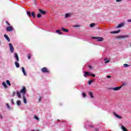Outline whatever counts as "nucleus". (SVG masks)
<instances>
[{"label": "nucleus", "mask_w": 131, "mask_h": 131, "mask_svg": "<svg viewBox=\"0 0 131 131\" xmlns=\"http://www.w3.org/2000/svg\"><path fill=\"white\" fill-rule=\"evenodd\" d=\"M0 117H1V118H3V116H2V115H0Z\"/></svg>", "instance_id": "nucleus-47"}, {"label": "nucleus", "mask_w": 131, "mask_h": 131, "mask_svg": "<svg viewBox=\"0 0 131 131\" xmlns=\"http://www.w3.org/2000/svg\"><path fill=\"white\" fill-rule=\"evenodd\" d=\"M4 37H5L6 39H7V40H8L9 42H10V38L9 37V36L7 35V34L4 35Z\"/></svg>", "instance_id": "nucleus-16"}, {"label": "nucleus", "mask_w": 131, "mask_h": 131, "mask_svg": "<svg viewBox=\"0 0 131 131\" xmlns=\"http://www.w3.org/2000/svg\"><path fill=\"white\" fill-rule=\"evenodd\" d=\"M91 76H93V77H95V76H96V75L91 74Z\"/></svg>", "instance_id": "nucleus-41"}, {"label": "nucleus", "mask_w": 131, "mask_h": 131, "mask_svg": "<svg viewBox=\"0 0 131 131\" xmlns=\"http://www.w3.org/2000/svg\"><path fill=\"white\" fill-rule=\"evenodd\" d=\"M34 118L35 119H36V120H39V118H38V117H37L36 116H34Z\"/></svg>", "instance_id": "nucleus-34"}, {"label": "nucleus", "mask_w": 131, "mask_h": 131, "mask_svg": "<svg viewBox=\"0 0 131 131\" xmlns=\"http://www.w3.org/2000/svg\"><path fill=\"white\" fill-rule=\"evenodd\" d=\"M126 37H129V36L127 35H120L118 36V38H126Z\"/></svg>", "instance_id": "nucleus-7"}, {"label": "nucleus", "mask_w": 131, "mask_h": 131, "mask_svg": "<svg viewBox=\"0 0 131 131\" xmlns=\"http://www.w3.org/2000/svg\"><path fill=\"white\" fill-rule=\"evenodd\" d=\"M20 104H21V101L20 100L17 101V105L18 106H20Z\"/></svg>", "instance_id": "nucleus-27"}, {"label": "nucleus", "mask_w": 131, "mask_h": 131, "mask_svg": "<svg viewBox=\"0 0 131 131\" xmlns=\"http://www.w3.org/2000/svg\"><path fill=\"white\" fill-rule=\"evenodd\" d=\"M14 57L16 59V62H19V56H18V54H17V53H14Z\"/></svg>", "instance_id": "nucleus-8"}, {"label": "nucleus", "mask_w": 131, "mask_h": 131, "mask_svg": "<svg viewBox=\"0 0 131 131\" xmlns=\"http://www.w3.org/2000/svg\"><path fill=\"white\" fill-rule=\"evenodd\" d=\"M6 30L8 32L13 31V27L12 26L7 27L6 28Z\"/></svg>", "instance_id": "nucleus-6"}, {"label": "nucleus", "mask_w": 131, "mask_h": 131, "mask_svg": "<svg viewBox=\"0 0 131 131\" xmlns=\"http://www.w3.org/2000/svg\"><path fill=\"white\" fill-rule=\"evenodd\" d=\"M73 27H77V28H79L80 27V25H75V26H73Z\"/></svg>", "instance_id": "nucleus-37"}, {"label": "nucleus", "mask_w": 131, "mask_h": 131, "mask_svg": "<svg viewBox=\"0 0 131 131\" xmlns=\"http://www.w3.org/2000/svg\"><path fill=\"white\" fill-rule=\"evenodd\" d=\"M127 22H128V23H131V19H127Z\"/></svg>", "instance_id": "nucleus-40"}, {"label": "nucleus", "mask_w": 131, "mask_h": 131, "mask_svg": "<svg viewBox=\"0 0 131 131\" xmlns=\"http://www.w3.org/2000/svg\"><path fill=\"white\" fill-rule=\"evenodd\" d=\"M41 71H42V72H43V73H49V70H48V69H47V68H46V67L42 68Z\"/></svg>", "instance_id": "nucleus-4"}, {"label": "nucleus", "mask_w": 131, "mask_h": 131, "mask_svg": "<svg viewBox=\"0 0 131 131\" xmlns=\"http://www.w3.org/2000/svg\"><path fill=\"white\" fill-rule=\"evenodd\" d=\"M20 93L23 94V96H25L26 94V88L25 87H23V89L20 90Z\"/></svg>", "instance_id": "nucleus-2"}, {"label": "nucleus", "mask_w": 131, "mask_h": 131, "mask_svg": "<svg viewBox=\"0 0 131 131\" xmlns=\"http://www.w3.org/2000/svg\"><path fill=\"white\" fill-rule=\"evenodd\" d=\"M27 14L29 16V17H31V13L30 12L27 11Z\"/></svg>", "instance_id": "nucleus-29"}, {"label": "nucleus", "mask_w": 131, "mask_h": 131, "mask_svg": "<svg viewBox=\"0 0 131 131\" xmlns=\"http://www.w3.org/2000/svg\"><path fill=\"white\" fill-rule=\"evenodd\" d=\"M6 23H7V24L9 26H10V25H10V23H9V22H8V21H6Z\"/></svg>", "instance_id": "nucleus-43"}, {"label": "nucleus", "mask_w": 131, "mask_h": 131, "mask_svg": "<svg viewBox=\"0 0 131 131\" xmlns=\"http://www.w3.org/2000/svg\"><path fill=\"white\" fill-rule=\"evenodd\" d=\"M61 30H62V31H64V32H69V31L68 29H65L64 28H61Z\"/></svg>", "instance_id": "nucleus-19"}, {"label": "nucleus", "mask_w": 131, "mask_h": 131, "mask_svg": "<svg viewBox=\"0 0 131 131\" xmlns=\"http://www.w3.org/2000/svg\"><path fill=\"white\" fill-rule=\"evenodd\" d=\"M6 106H7V108H8V109H11V107L10 106V105H9L8 103L6 104Z\"/></svg>", "instance_id": "nucleus-31"}, {"label": "nucleus", "mask_w": 131, "mask_h": 131, "mask_svg": "<svg viewBox=\"0 0 131 131\" xmlns=\"http://www.w3.org/2000/svg\"><path fill=\"white\" fill-rule=\"evenodd\" d=\"M56 33H58L59 35L63 34V33L62 32H60V30H56Z\"/></svg>", "instance_id": "nucleus-25"}, {"label": "nucleus", "mask_w": 131, "mask_h": 131, "mask_svg": "<svg viewBox=\"0 0 131 131\" xmlns=\"http://www.w3.org/2000/svg\"><path fill=\"white\" fill-rule=\"evenodd\" d=\"M124 67H125V68L128 67V64H126V63L124 64Z\"/></svg>", "instance_id": "nucleus-38"}, {"label": "nucleus", "mask_w": 131, "mask_h": 131, "mask_svg": "<svg viewBox=\"0 0 131 131\" xmlns=\"http://www.w3.org/2000/svg\"><path fill=\"white\" fill-rule=\"evenodd\" d=\"M106 77L107 78H111V76H107Z\"/></svg>", "instance_id": "nucleus-44"}, {"label": "nucleus", "mask_w": 131, "mask_h": 131, "mask_svg": "<svg viewBox=\"0 0 131 131\" xmlns=\"http://www.w3.org/2000/svg\"><path fill=\"white\" fill-rule=\"evenodd\" d=\"M2 85H3V86H4V88L5 89H7L8 88V86H7V84H6V82H2Z\"/></svg>", "instance_id": "nucleus-21"}, {"label": "nucleus", "mask_w": 131, "mask_h": 131, "mask_svg": "<svg viewBox=\"0 0 131 131\" xmlns=\"http://www.w3.org/2000/svg\"><path fill=\"white\" fill-rule=\"evenodd\" d=\"M121 129H122V130L123 131H128L127 130V129H126V128H125V127H124V126H121Z\"/></svg>", "instance_id": "nucleus-20"}, {"label": "nucleus", "mask_w": 131, "mask_h": 131, "mask_svg": "<svg viewBox=\"0 0 131 131\" xmlns=\"http://www.w3.org/2000/svg\"><path fill=\"white\" fill-rule=\"evenodd\" d=\"M48 1H51V0H48Z\"/></svg>", "instance_id": "nucleus-49"}, {"label": "nucleus", "mask_w": 131, "mask_h": 131, "mask_svg": "<svg viewBox=\"0 0 131 131\" xmlns=\"http://www.w3.org/2000/svg\"><path fill=\"white\" fill-rule=\"evenodd\" d=\"M28 58L29 60H30V59H31V56H30V55H28Z\"/></svg>", "instance_id": "nucleus-42"}, {"label": "nucleus", "mask_w": 131, "mask_h": 131, "mask_svg": "<svg viewBox=\"0 0 131 131\" xmlns=\"http://www.w3.org/2000/svg\"><path fill=\"white\" fill-rule=\"evenodd\" d=\"M31 15L33 16V18H35V13L34 12H32Z\"/></svg>", "instance_id": "nucleus-26"}, {"label": "nucleus", "mask_w": 131, "mask_h": 131, "mask_svg": "<svg viewBox=\"0 0 131 131\" xmlns=\"http://www.w3.org/2000/svg\"><path fill=\"white\" fill-rule=\"evenodd\" d=\"M89 96H90L91 98H94V96L93 95V92L89 91L88 93Z\"/></svg>", "instance_id": "nucleus-18"}, {"label": "nucleus", "mask_w": 131, "mask_h": 131, "mask_svg": "<svg viewBox=\"0 0 131 131\" xmlns=\"http://www.w3.org/2000/svg\"><path fill=\"white\" fill-rule=\"evenodd\" d=\"M9 49L11 53H14V47H13V45L11 43H9Z\"/></svg>", "instance_id": "nucleus-3"}, {"label": "nucleus", "mask_w": 131, "mask_h": 131, "mask_svg": "<svg viewBox=\"0 0 131 131\" xmlns=\"http://www.w3.org/2000/svg\"><path fill=\"white\" fill-rule=\"evenodd\" d=\"M89 68H90V69H92V67H91V66H89Z\"/></svg>", "instance_id": "nucleus-48"}, {"label": "nucleus", "mask_w": 131, "mask_h": 131, "mask_svg": "<svg viewBox=\"0 0 131 131\" xmlns=\"http://www.w3.org/2000/svg\"><path fill=\"white\" fill-rule=\"evenodd\" d=\"M104 61H105L104 63L105 64H107V63H109V60H108V58H104Z\"/></svg>", "instance_id": "nucleus-24"}, {"label": "nucleus", "mask_w": 131, "mask_h": 131, "mask_svg": "<svg viewBox=\"0 0 131 131\" xmlns=\"http://www.w3.org/2000/svg\"><path fill=\"white\" fill-rule=\"evenodd\" d=\"M11 102L12 104H13V105L15 104V102H14V100L13 99L11 100Z\"/></svg>", "instance_id": "nucleus-39"}, {"label": "nucleus", "mask_w": 131, "mask_h": 131, "mask_svg": "<svg viewBox=\"0 0 131 131\" xmlns=\"http://www.w3.org/2000/svg\"><path fill=\"white\" fill-rule=\"evenodd\" d=\"M130 46H131V44H130Z\"/></svg>", "instance_id": "nucleus-50"}, {"label": "nucleus", "mask_w": 131, "mask_h": 131, "mask_svg": "<svg viewBox=\"0 0 131 131\" xmlns=\"http://www.w3.org/2000/svg\"><path fill=\"white\" fill-rule=\"evenodd\" d=\"M39 12L41 13L42 14V15H45L46 14V11L41 10V9H39Z\"/></svg>", "instance_id": "nucleus-17"}, {"label": "nucleus", "mask_w": 131, "mask_h": 131, "mask_svg": "<svg viewBox=\"0 0 131 131\" xmlns=\"http://www.w3.org/2000/svg\"><path fill=\"white\" fill-rule=\"evenodd\" d=\"M12 96H13V97L15 96V92H13V94H12Z\"/></svg>", "instance_id": "nucleus-45"}, {"label": "nucleus", "mask_w": 131, "mask_h": 131, "mask_svg": "<svg viewBox=\"0 0 131 131\" xmlns=\"http://www.w3.org/2000/svg\"><path fill=\"white\" fill-rule=\"evenodd\" d=\"M121 88H122V86H118V87H116V88H113L111 89V90H112L113 91H119V90H120V89H121Z\"/></svg>", "instance_id": "nucleus-5"}, {"label": "nucleus", "mask_w": 131, "mask_h": 131, "mask_svg": "<svg viewBox=\"0 0 131 131\" xmlns=\"http://www.w3.org/2000/svg\"><path fill=\"white\" fill-rule=\"evenodd\" d=\"M82 96H83V98H85V97H86V95L85 94V93H82Z\"/></svg>", "instance_id": "nucleus-33"}, {"label": "nucleus", "mask_w": 131, "mask_h": 131, "mask_svg": "<svg viewBox=\"0 0 131 131\" xmlns=\"http://www.w3.org/2000/svg\"><path fill=\"white\" fill-rule=\"evenodd\" d=\"M37 18H40V17H41V15L40 14H38L37 15Z\"/></svg>", "instance_id": "nucleus-35"}, {"label": "nucleus", "mask_w": 131, "mask_h": 131, "mask_svg": "<svg viewBox=\"0 0 131 131\" xmlns=\"http://www.w3.org/2000/svg\"><path fill=\"white\" fill-rule=\"evenodd\" d=\"M15 64L17 68H19V67H20V64L17 62H15Z\"/></svg>", "instance_id": "nucleus-22"}, {"label": "nucleus", "mask_w": 131, "mask_h": 131, "mask_svg": "<svg viewBox=\"0 0 131 131\" xmlns=\"http://www.w3.org/2000/svg\"><path fill=\"white\" fill-rule=\"evenodd\" d=\"M6 83H7V84L8 85H11V82H10V80H7V81H6Z\"/></svg>", "instance_id": "nucleus-28"}, {"label": "nucleus", "mask_w": 131, "mask_h": 131, "mask_svg": "<svg viewBox=\"0 0 131 131\" xmlns=\"http://www.w3.org/2000/svg\"><path fill=\"white\" fill-rule=\"evenodd\" d=\"M95 26V24L92 23L90 24V27H94Z\"/></svg>", "instance_id": "nucleus-32"}, {"label": "nucleus", "mask_w": 131, "mask_h": 131, "mask_svg": "<svg viewBox=\"0 0 131 131\" xmlns=\"http://www.w3.org/2000/svg\"><path fill=\"white\" fill-rule=\"evenodd\" d=\"M94 81L93 80H90L89 82H88V83L89 84V85H91V84H92V83Z\"/></svg>", "instance_id": "nucleus-30"}, {"label": "nucleus", "mask_w": 131, "mask_h": 131, "mask_svg": "<svg viewBox=\"0 0 131 131\" xmlns=\"http://www.w3.org/2000/svg\"><path fill=\"white\" fill-rule=\"evenodd\" d=\"M120 31V30H118V31H113L111 32V34H115L116 33H119V32Z\"/></svg>", "instance_id": "nucleus-15"}, {"label": "nucleus", "mask_w": 131, "mask_h": 131, "mask_svg": "<svg viewBox=\"0 0 131 131\" xmlns=\"http://www.w3.org/2000/svg\"><path fill=\"white\" fill-rule=\"evenodd\" d=\"M124 26V23H122L119 24L117 27V28H121V27H123Z\"/></svg>", "instance_id": "nucleus-14"}, {"label": "nucleus", "mask_w": 131, "mask_h": 131, "mask_svg": "<svg viewBox=\"0 0 131 131\" xmlns=\"http://www.w3.org/2000/svg\"><path fill=\"white\" fill-rule=\"evenodd\" d=\"M93 39H97V41H103L104 38L100 37H93Z\"/></svg>", "instance_id": "nucleus-1"}, {"label": "nucleus", "mask_w": 131, "mask_h": 131, "mask_svg": "<svg viewBox=\"0 0 131 131\" xmlns=\"http://www.w3.org/2000/svg\"><path fill=\"white\" fill-rule=\"evenodd\" d=\"M116 3H121L122 2V0H116Z\"/></svg>", "instance_id": "nucleus-36"}, {"label": "nucleus", "mask_w": 131, "mask_h": 131, "mask_svg": "<svg viewBox=\"0 0 131 131\" xmlns=\"http://www.w3.org/2000/svg\"><path fill=\"white\" fill-rule=\"evenodd\" d=\"M20 92H17V96L19 99H21V94H20Z\"/></svg>", "instance_id": "nucleus-23"}, {"label": "nucleus", "mask_w": 131, "mask_h": 131, "mask_svg": "<svg viewBox=\"0 0 131 131\" xmlns=\"http://www.w3.org/2000/svg\"><path fill=\"white\" fill-rule=\"evenodd\" d=\"M41 100V97H40L39 99V102H40Z\"/></svg>", "instance_id": "nucleus-46"}, {"label": "nucleus", "mask_w": 131, "mask_h": 131, "mask_svg": "<svg viewBox=\"0 0 131 131\" xmlns=\"http://www.w3.org/2000/svg\"><path fill=\"white\" fill-rule=\"evenodd\" d=\"M23 99L24 100V103L25 104H26L27 103V99H26V97H25V95L23 96Z\"/></svg>", "instance_id": "nucleus-13"}, {"label": "nucleus", "mask_w": 131, "mask_h": 131, "mask_svg": "<svg viewBox=\"0 0 131 131\" xmlns=\"http://www.w3.org/2000/svg\"><path fill=\"white\" fill-rule=\"evenodd\" d=\"M85 74L84 75V77H86V76H91V73L88 72H84Z\"/></svg>", "instance_id": "nucleus-9"}, {"label": "nucleus", "mask_w": 131, "mask_h": 131, "mask_svg": "<svg viewBox=\"0 0 131 131\" xmlns=\"http://www.w3.org/2000/svg\"><path fill=\"white\" fill-rule=\"evenodd\" d=\"M71 16V13H66L65 14V18H69Z\"/></svg>", "instance_id": "nucleus-12"}, {"label": "nucleus", "mask_w": 131, "mask_h": 131, "mask_svg": "<svg viewBox=\"0 0 131 131\" xmlns=\"http://www.w3.org/2000/svg\"><path fill=\"white\" fill-rule=\"evenodd\" d=\"M114 113V115L117 117V118H118L119 119H121L122 117L121 116H120V115H118L117 114H116V113Z\"/></svg>", "instance_id": "nucleus-11"}, {"label": "nucleus", "mask_w": 131, "mask_h": 131, "mask_svg": "<svg viewBox=\"0 0 131 131\" xmlns=\"http://www.w3.org/2000/svg\"><path fill=\"white\" fill-rule=\"evenodd\" d=\"M21 70H22L23 73L24 74V75H25V76H26V75H27V74H26V72L25 71V69L23 67L21 68Z\"/></svg>", "instance_id": "nucleus-10"}]
</instances>
